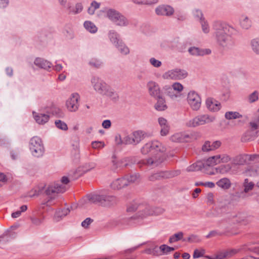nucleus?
<instances>
[{
	"label": "nucleus",
	"mask_w": 259,
	"mask_h": 259,
	"mask_svg": "<svg viewBox=\"0 0 259 259\" xmlns=\"http://www.w3.org/2000/svg\"><path fill=\"white\" fill-rule=\"evenodd\" d=\"M165 151V147L158 141H153L146 143L142 148L141 153L144 155L150 153L152 156L144 160V164L149 166L158 165L164 161L162 153Z\"/></svg>",
	"instance_id": "nucleus-1"
},
{
	"label": "nucleus",
	"mask_w": 259,
	"mask_h": 259,
	"mask_svg": "<svg viewBox=\"0 0 259 259\" xmlns=\"http://www.w3.org/2000/svg\"><path fill=\"white\" fill-rule=\"evenodd\" d=\"M213 28L217 42L220 46L226 49H231L234 46L232 35L236 30L233 27L225 22L217 21L214 23Z\"/></svg>",
	"instance_id": "nucleus-2"
},
{
	"label": "nucleus",
	"mask_w": 259,
	"mask_h": 259,
	"mask_svg": "<svg viewBox=\"0 0 259 259\" xmlns=\"http://www.w3.org/2000/svg\"><path fill=\"white\" fill-rule=\"evenodd\" d=\"M215 119L214 116L208 114L199 115L187 121L186 125L189 127H195L212 122Z\"/></svg>",
	"instance_id": "nucleus-3"
},
{
	"label": "nucleus",
	"mask_w": 259,
	"mask_h": 259,
	"mask_svg": "<svg viewBox=\"0 0 259 259\" xmlns=\"http://www.w3.org/2000/svg\"><path fill=\"white\" fill-rule=\"evenodd\" d=\"M89 200L91 203H100L104 205H112L115 204L118 200L113 196L92 195L89 197Z\"/></svg>",
	"instance_id": "nucleus-4"
},
{
	"label": "nucleus",
	"mask_w": 259,
	"mask_h": 259,
	"mask_svg": "<svg viewBox=\"0 0 259 259\" xmlns=\"http://www.w3.org/2000/svg\"><path fill=\"white\" fill-rule=\"evenodd\" d=\"M30 150L32 155L37 157L43 155L45 148L40 138L38 137H34L30 141Z\"/></svg>",
	"instance_id": "nucleus-5"
},
{
	"label": "nucleus",
	"mask_w": 259,
	"mask_h": 259,
	"mask_svg": "<svg viewBox=\"0 0 259 259\" xmlns=\"http://www.w3.org/2000/svg\"><path fill=\"white\" fill-rule=\"evenodd\" d=\"M180 170L161 171L151 175L148 180L151 182H155L162 179H168L175 177L180 174Z\"/></svg>",
	"instance_id": "nucleus-6"
},
{
	"label": "nucleus",
	"mask_w": 259,
	"mask_h": 259,
	"mask_svg": "<svg viewBox=\"0 0 259 259\" xmlns=\"http://www.w3.org/2000/svg\"><path fill=\"white\" fill-rule=\"evenodd\" d=\"M187 102L193 110L197 111L201 107V98L199 95L194 91H191L188 93L187 96Z\"/></svg>",
	"instance_id": "nucleus-7"
},
{
	"label": "nucleus",
	"mask_w": 259,
	"mask_h": 259,
	"mask_svg": "<svg viewBox=\"0 0 259 259\" xmlns=\"http://www.w3.org/2000/svg\"><path fill=\"white\" fill-rule=\"evenodd\" d=\"M188 75L187 72L184 69L176 68L166 72L163 76L165 78L172 79H182Z\"/></svg>",
	"instance_id": "nucleus-8"
},
{
	"label": "nucleus",
	"mask_w": 259,
	"mask_h": 259,
	"mask_svg": "<svg viewBox=\"0 0 259 259\" xmlns=\"http://www.w3.org/2000/svg\"><path fill=\"white\" fill-rule=\"evenodd\" d=\"M79 96L77 93H73L68 98L66 103L68 110L71 112L76 111L79 106L78 100Z\"/></svg>",
	"instance_id": "nucleus-9"
},
{
	"label": "nucleus",
	"mask_w": 259,
	"mask_h": 259,
	"mask_svg": "<svg viewBox=\"0 0 259 259\" xmlns=\"http://www.w3.org/2000/svg\"><path fill=\"white\" fill-rule=\"evenodd\" d=\"M66 191V187L59 183L49 185L46 190V193L48 196L55 195L58 193H63Z\"/></svg>",
	"instance_id": "nucleus-10"
},
{
	"label": "nucleus",
	"mask_w": 259,
	"mask_h": 259,
	"mask_svg": "<svg viewBox=\"0 0 259 259\" xmlns=\"http://www.w3.org/2000/svg\"><path fill=\"white\" fill-rule=\"evenodd\" d=\"M193 139L192 135H189L185 133H178L170 137V140L174 142H189Z\"/></svg>",
	"instance_id": "nucleus-11"
},
{
	"label": "nucleus",
	"mask_w": 259,
	"mask_h": 259,
	"mask_svg": "<svg viewBox=\"0 0 259 259\" xmlns=\"http://www.w3.org/2000/svg\"><path fill=\"white\" fill-rule=\"evenodd\" d=\"M91 82L94 90L101 95L108 85L104 81L97 77L93 78Z\"/></svg>",
	"instance_id": "nucleus-12"
},
{
	"label": "nucleus",
	"mask_w": 259,
	"mask_h": 259,
	"mask_svg": "<svg viewBox=\"0 0 259 259\" xmlns=\"http://www.w3.org/2000/svg\"><path fill=\"white\" fill-rule=\"evenodd\" d=\"M155 12L158 15L169 16L174 13L173 8L168 5H161L155 9Z\"/></svg>",
	"instance_id": "nucleus-13"
},
{
	"label": "nucleus",
	"mask_w": 259,
	"mask_h": 259,
	"mask_svg": "<svg viewBox=\"0 0 259 259\" xmlns=\"http://www.w3.org/2000/svg\"><path fill=\"white\" fill-rule=\"evenodd\" d=\"M148 91L150 95L157 98L161 96L160 88L158 84L154 81H149L147 84Z\"/></svg>",
	"instance_id": "nucleus-14"
},
{
	"label": "nucleus",
	"mask_w": 259,
	"mask_h": 259,
	"mask_svg": "<svg viewBox=\"0 0 259 259\" xmlns=\"http://www.w3.org/2000/svg\"><path fill=\"white\" fill-rule=\"evenodd\" d=\"M163 209L157 208L156 210H153L150 206H147L145 207L144 209H142V211L139 212V216L141 218L151 215L153 214H158V213H162Z\"/></svg>",
	"instance_id": "nucleus-15"
},
{
	"label": "nucleus",
	"mask_w": 259,
	"mask_h": 259,
	"mask_svg": "<svg viewBox=\"0 0 259 259\" xmlns=\"http://www.w3.org/2000/svg\"><path fill=\"white\" fill-rule=\"evenodd\" d=\"M205 103L207 108L210 111L216 112L221 108L220 103L212 98L207 99Z\"/></svg>",
	"instance_id": "nucleus-16"
},
{
	"label": "nucleus",
	"mask_w": 259,
	"mask_h": 259,
	"mask_svg": "<svg viewBox=\"0 0 259 259\" xmlns=\"http://www.w3.org/2000/svg\"><path fill=\"white\" fill-rule=\"evenodd\" d=\"M127 185L128 180L124 177L115 180L110 184L111 188L114 190L120 189Z\"/></svg>",
	"instance_id": "nucleus-17"
},
{
	"label": "nucleus",
	"mask_w": 259,
	"mask_h": 259,
	"mask_svg": "<svg viewBox=\"0 0 259 259\" xmlns=\"http://www.w3.org/2000/svg\"><path fill=\"white\" fill-rule=\"evenodd\" d=\"M221 145V142L220 141H216L212 143L210 141H207L203 145L202 150L204 152H208L219 148Z\"/></svg>",
	"instance_id": "nucleus-18"
},
{
	"label": "nucleus",
	"mask_w": 259,
	"mask_h": 259,
	"mask_svg": "<svg viewBox=\"0 0 259 259\" xmlns=\"http://www.w3.org/2000/svg\"><path fill=\"white\" fill-rule=\"evenodd\" d=\"M158 121L161 127L160 135L162 136H166L168 134L170 129L167 120L163 117H159L158 119Z\"/></svg>",
	"instance_id": "nucleus-19"
},
{
	"label": "nucleus",
	"mask_w": 259,
	"mask_h": 259,
	"mask_svg": "<svg viewBox=\"0 0 259 259\" xmlns=\"http://www.w3.org/2000/svg\"><path fill=\"white\" fill-rule=\"evenodd\" d=\"M32 114L34 120L39 124H45L50 119V116L48 114L36 113L33 111Z\"/></svg>",
	"instance_id": "nucleus-20"
},
{
	"label": "nucleus",
	"mask_w": 259,
	"mask_h": 259,
	"mask_svg": "<svg viewBox=\"0 0 259 259\" xmlns=\"http://www.w3.org/2000/svg\"><path fill=\"white\" fill-rule=\"evenodd\" d=\"M188 52L191 55L197 56H202L211 53V50L209 49H201L194 47L190 48Z\"/></svg>",
	"instance_id": "nucleus-21"
},
{
	"label": "nucleus",
	"mask_w": 259,
	"mask_h": 259,
	"mask_svg": "<svg viewBox=\"0 0 259 259\" xmlns=\"http://www.w3.org/2000/svg\"><path fill=\"white\" fill-rule=\"evenodd\" d=\"M102 95L110 98L114 101H116L118 99L117 93L109 85H107Z\"/></svg>",
	"instance_id": "nucleus-22"
},
{
	"label": "nucleus",
	"mask_w": 259,
	"mask_h": 259,
	"mask_svg": "<svg viewBox=\"0 0 259 259\" xmlns=\"http://www.w3.org/2000/svg\"><path fill=\"white\" fill-rule=\"evenodd\" d=\"M113 22L119 26H126L128 24V20L120 13Z\"/></svg>",
	"instance_id": "nucleus-23"
},
{
	"label": "nucleus",
	"mask_w": 259,
	"mask_h": 259,
	"mask_svg": "<svg viewBox=\"0 0 259 259\" xmlns=\"http://www.w3.org/2000/svg\"><path fill=\"white\" fill-rule=\"evenodd\" d=\"M108 37L110 41L113 43L115 46L118 45L121 41L122 40L120 39L119 34L115 30H110L108 33Z\"/></svg>",
	"instance_id": "nucleus-24"
},
{
	"label": "nucleus",
	"mask_w": 259,
	"mask_h": 259,
	"mask_svg": "<svg viewBox=\"0 0 259 259\" xmlns=\"http://www.w3.org/2000/svg\"><path fill=\"white\" fill-rule=\"evenodd\" d=\"M132 136L135 145H137L144 138V133L142 131H137L132 133Z\"/></svg>",
	"instance_id": "nucleus-25"
},
{
	"label": "nucleus",
	"mask_w": 259,
	"mask_h": 259,
	"mask_svg": "<svg viewBox=\"0 0 259 259\" xmlns=\"http://www.w3.org/2000/svg\"><path fill=\"white\" fill-rule=\"evenodd\" d=\"M127 159L123 158L119 160H112L113 167L114 170H116L118 168H122L126 167L127 165Z\"/></svg>",
	"instance_id": "nucleus-26"
},
{
	"label": "nucleus",
	"mask_w": 259,
	"mask_h": 259,
	"mask_svg": "<svg viewBox=\"0 0 259 259\" xmlns=\"http://www.w3.org/2000/svg\"><path fill=\"white\" fill-rule=\"evenodd\" d=\"M157 100V103L155 105V109L158 111H163L167 108L164 99L162 96L156 98Z\"/></svg>",
	"instance_id": "nucleus-27"
},
{
	"label": "nucleus",
	"mask_w": 259,
	"mask_h": 259,
	"mask_svg": "<svg viewBox=\"0 0 259 259\" xmlns=\"http://www.w3.org/2000/svg\"><path fill=\"white\" fill-rule=\"evenodd\" d=\"M34 64L36 66L45 69H49L52 65L50 62L41 58L36 59L34 61Z\"/></svg>",
	"instance_id": "nucleus-28"
},
{
	"label": "nucleus",
	"mask_w": 259,
	"mask_h": 259,
	"mask_svg": "<svg viewBox=\"0 0 259 259\" xmlns=\"http://www.w3.org/2000/svg\"><path fill=\"white\" fill-rule=\"evenodd\" d=\"M203 166L204 165L202 162L197 161L187 167L186 170L188 172L198 171L201 170Z\"/></svg>",
	"instance_id": "nucleus-29"
},
{
	"label": "nucleus",
	"mask_w": 259,
	"mask_h": 259,
	"mask_svg": "<svg viewBox=\"0 0 259 259\" xmlns=\"http://www.w3.org/2000/svg\"><path fill=\"white\" fill-rule=\"evenodd\" d=\"M119 13L120 12L114 9H110L106 11V14L107 17L112 22H113L114 20L116 18L118 14H119Z\"/></svg>",
	"instance_id": "nucleus-30"
},
{
	"label": "nucleus",
	"mask_w": 259,
	"mask_h": 259,
	"mask_svg": "<svg viewBox=\"0 0 259 259\" xmlns=\"http://www.w3.org/2000/svg\"><path fill=\"white\" fill-rule=\"evenodd\" d=\"M217 185L220 188L227 189L231 186V182L227 178H223L217 182Z\"/></svg>",
	"instance_id": "nucleus-31"
},
{
	"label": "nucleus",
	"mask_w": 259,
	"mask_h": 259,
	"mask_svg": "<svg viewBox=\"0 0 259 259\" xmlns=\"http://www.w3.org/2000/svg\"><path fill=\"white\" fill-rule=\"evenodd\" d=\"M225 117L228 120H231L241 118L242 115L238 112L228 111L226 112Z\"/></svg>",
	"instance_id": "nucleus-32"
},
{
	"label": "nucleus",
	"mask_w": 259,
	"mask_h": 259,
	"mask_svg": "<svg viewBox=\"0 0 259 259\" xmlns=\"http://www.w3.org/2000/svg\"><path fill=\"white\" fill-rule=\"evenodd\" d=\"M240 23L241 27L244 29H248L251 24V21L245 16H242L240 18Z\"/></svg>",
	"instance_id": "nucleus-33"
},
{
	"label": "nucleus",
	"mask_w": 259,
	"mask_h": 259,
	"mask_svg": "<svg viewBox=\"0 0 259 259\" xmlns=\"http://www.w3.org/2000/svg\"><path fill=\"white\" fill-rule=\"evenodd\" d=\"M83 7L81 4L78 3L76 4L75 7H71L70 6H68L67 9L69 13L76 14L80 13L82 10Z\"/></svg>",
	"instance_id": "nucleus-34"
},
{
	"label": "nucleus",
	"mask_w": 259,
	"mask_h": 259,
	"mask_svg": "<svg viewBox=\"0 0 259 259\" xmlns=\"http://www.w3.org/2000/svg\"><path fill=\"white\" fill-rule=\"evenodd\" d=\"M246 155H239L235 157L233 160V163L235 165H243L246 163Z\"/></svg>",
	"instance_id": "nucleus-35"
},
{
	"label": "nucleus",
	"mask_w": 259,
	"mask_h": 259,
	"mask_svg": "<svg viewBox=\"0 0 259 259\" xmlns=\"http://www.w3.org/2000/svg\"><path fill=\"white\" fill-rule=\"evenodd\" d=\"M183 241L188 242L190 243H196L200 242L201 239L197 235L191 234L187 238L183 239Z\"/></svg>",
	"instance_id": "nucleus-36"
},
{
	"label": "nucleus",
	"mask_w": 259,
	"mask_h": 259,
	"mask_svg": "<svg viewBox=\"0 0 259 259\" xmlns=\"http://www.w3.org/2000/svg\"><path fill=\"white\" fill-rule=\"evenodd\" d=\"M116 47L118 49L119 51L123 55H127L130 53L128 48L122 41H120L118 45H116Z\"/></svg>",
	"instance_id": "nucleus-37"
},
{
	"label": "nucleus",
	"mask_w": 259,
	"mask_h": 259,
	"mask_svg": "<svg viewBox=\"0 0 259 259\" xmlns=\"http://www.w3.org/2000/svg\"><path fill=\"white\" fill-rule=\"evenodd\" d=\"M184 233L182 232H179L177 233H175L172 236H170L169 238V243H171L173 242H177L179 240H182L184 238H183Z\"/></svg>",
	"instance_id": "nucleus-38"
},
{
	"label": "nucleus",
	"mask_w": 259,
	"mask_h": 259,
	"mask_svg": "<svg viewBox=\"0 0 259 259\" xmlns=\"http://www.w3.org/2000/svg\"><path fill=\"white\" fill-rule=\"evenodd\" d=\"M250 126L252 131H255L259 128V109L253 120L250 122Z\"/></svg>",
	"instance_id": "nucleus-39"
},
{
	"label": "nucleus",
	"mask_w": 259,
	"mask_h": 259,
	"mask_svg": "<svg viewBox=\"0 0 259 259\" xmlns=\"http://www.w3.org/2000/svg\"><path fill=\"white\" fill-rule=\"evenodd\" d=\"M84 26L85 29L91 33H95L97 31L98 28L91 21H85L84 23Z\"/></svg>",
	"instance_id": "nucleus-40"
},
{
	"label": "nucleus",
	"mask_w": 259,
	"mask_h": 259,
	"mask_svg": "<svg viewBox=\"0 0 259 259\" xmlns=\"http://www.w3.org/2000/svg\"><path fill=\"white\" fill-rule=\"evenodd\" d=\"M215 158L218 159L217 163H218V164L221 162L227 163L231 160L230 156L225 154L215 155Z\"/></svg>",
	"instance_id": "nucleus-41"
},
{
	"label": "nucleus",
	"mask_w": 259,
	"mask_h": 259,
	"mask_svg": "<svg viewBox=\"0 0 259 259\" xmlns=\"http://www.w3.org/2000/svg\"><path fill=\"white\" fill-rule=\"evenodd\" d=\"M159 249L160 251V255L167 254L168 253L174 251L175 248L172 247L168 246L166 245L163 244L159 246Z\"/></svg>",
	"instance_id": "nucleus-42"
},
{
	"label": "nucleus",
	"mask_w": 259,
	"mask_h": 259,
	"mask_svg": "<svg viewBox=\"0 0 259 259\" xmlns=\"http://www.w3.org/2000/svg\"><path fill=\"white\" fill-rule=\"evenodd\" d=\"M259 93L257 91H254L253 92L249 94L247 98V100L249 103H252L258 100Z\"/></svg>",
	"instance_id": "nucleus-43"
},
{
	"label": "nucleus",
	"mask_w": 259,
	"mask_h": 259,
	"mask_svg": "<svg viewBox=\"0 0 259 259\" xmlns=\"http://www.w3.org/2000/svg\"><path fill=\"white\" fill-rule=\"evenodd\" d=\"M252 51L256 54L259 55V39H253L250 42Z\"/></svg>",
	"instance_id": "nucleus-44"
},
{
	"label": "nucleus",
	"mask_w": 259,
	"mask_h": 259,
	"mask_svg": "<svg viewBox=\"0 0 259 259\" xmlns=\"http://www.w3.org/2000/svg\"><path fill=\"white\" fill-rule=\"evenodd\" d=\"M205 253V250L202 248L195 249L194 250L193 257L194 258H197L199 257H203Z\"/></svg>",
	"instance_id": "nucleus-45"
},
{
	"label": "nucleus",
	"mask_w": 259,
	"mask_h": 259,
	"mask_svg": "<svg viewBox=\"0 0 259 259\" xmlns=\"http://www.w3.org/2000/svg\"><path fill=\"white\" fill-rule=\"evenodd\" d=\"M254 185L253 183L251 182H249L248 179H245L243 184V186L244 187V191L245 193H247L253 188Z\"/></svg>",
	"instance_id": "nucleus-46"
},
{
	"label": "nucleus",
	"mask_w": 259,
	"mask_h": 259,
	"mask_svg": "<svg viewBox=\"0 0 259 259\" xmlns=\"http://www.w3.org/2000/svg\"><path fill=\"white\" fill-rule=\"evenodd\" d=\"M20 210H17L14 212H13L11 216L13 218H17L21 215L22 212L26 211L27 209V206L26 205H23L20 208Z\"/></svg>",
	"instance_id": "nucleus-47"
},
{
	"label": "nucleus",
	"mask_w": 259,
	"mask_h": 259,
	"mask_svg": "<svg viewBox=\"0 0 259 259\" xmlns=\"http://www.w3.org/2000/svg\"><path fill=\"white\" fill-rule=\"evenodd\" d=\"M124 178L128 180V185H129L130 183L137 182L139 179V175L135 174L130 176H126Z\"/></svg>",
	"instance_id": "nucleus-48"
},
{
	"label": "nucleus",
	"mask_w": 259,
	"mask_h": 259,
	"mask_svg": "<svg viewBox=\"0 0 259 259\" xmlns=\"http://www.w3.org/2000/svg\"><path fill=\"white\" fill-rule=\"evenodd\" d=\"M55 125L57 128L62 130L66 131L68 129L67 124L60 120H56L55 121Z\"/></svg>",
	"instance_id": "nucleus-49"
},
{
	"label": "nucleus",
	"mask_w": 259,
	"mask_h": 259,
	"mask_svg": "<svg viewBox=\"0 0 259 259\" xmlns=\"http://www.w3.org/2000/svg\"><path fill=\"white\" fill-rule=\"evenodd\" d=\"M123 143L126 145H135L132 134L125 136L123 139Z\"/></svg>",
	"instance_id": "nucleus-50"
},
{
	"label": "nucleus",
	"mask_w": 259,
	"mask_h": 259,
	"mask_svg": "<svg viewBox=\"0 0 259 259\" xmlns=\"http://www.w3.org/2000/svg\"><path fill=\"white\" fill-rule=\"evenodd\" d=\"M31 223L35 226H39L44 221V217L42 218H38L36 217H32L30 219Z\"/></svg>",
	"instance_id": "nucleus-51"
},
{
	"label": "nucleus",
	"mask_w": 259,
	"mask_h": 259,
	"mask_svg": "<svg viewBox=\"0 0 259 259\" xmlns=\"http://www.w3.org/2000/svg\"><path fill=\"white\" fill-rule=\"evenodd\" d=\"M89 64L92 67L99 68L102 65V62L99 60L93 59L89 62Z\"/></svg>",
	"instance_id": "nucleus-52"
},
{
	"label": "nucleus",
	"mask_w": 259,
	"mask_h": 259,
	"mask_svg": "<svg viewBox=\"0 0 259 259\" xmlns=\"http://www.w3.org/2000/svg\"><path fill=\"white\" fill-rule=\"evenodd\" d=\"M218 159L215 158V156H213L208 158L206 161V163L208 165H214L218 164L217 163Z\"/></svg>",
	"instance_id": "nucleus-53"
},
{
	"label": "nucleus",
	"mask_w": 259,
	"mask_h": 259,
	"mask_svg": "<svg viewBox=\"0 0 259 259\" xmlns=\"http://www.w3.org/2000/svg\"><path fill=\"white\" fill-rule=\"evenodd\" d=\"M200 23L203 31L205 33H208L209 31V28L207 23L204 20H201Z\"/></svg>",
	"instance_id": "nucleus-54"
},
{
	"label": "nucleus",
	"mask_w": 259,
	"mask_h": 259,
	"mask_svg": "<svg viewBox=\"0 0 259 259\" xmlns=\"http://www.w3.org/2000/svg\"><path fill=\"white\" fill-rule=\"evenodd\" d=\"M150 62L154 67H158L161 65V62L155 59L154 58H152L150 59Z\"/></svg>",
	"instance_id": "nucleus-55"
},
{
	"label": "nucleus",
	"mask_w": 259,
	"mask_h": 259,
	"mask_svg": "<svg viewBox=\"0 0 259 259\" xmlns=\"http://www.w3.org/2000/svg\"><path fill=\"white\" fill-rule=\"evenodd\" d=\"M138 205L136 203L130 204L127 207V211L128 212H133L138 209Z\"/></svg>",
	"instance_id": "nucleus-56"
},
{
	"label": "nucleus",
	"mask_w": 259,
	"mask_h": 259,
	"mask_svg": "<svg viewBox=\"0 0 259 259\" xmlns=\"http://www.w3.org/2000/svg\"><path fill=\"white\" fill-rule=\"evenodd\" d=\"M172 89L175 91H177L179 92L182 91L183 89V85L179 82H175L172 84Z\"/></svg>",
	"instance_id": "nucleus-57"
},
{
	"label": "nucleus",
	"mask_w": 259,
	"mask_h": 259,
	"mask_svg": "<svg viewBox=\"0 0 259 259\" xmlns=\"http://www.w3.org/2000/svg\"><path fill=\"white\" fill-rule=\"evenodd\" d=\"M92 222L93 220L91 219L88 218L82 222L81 226L85 228H87Z\"/></svg>",
	"instance_id": "nucleus-58"
},
{
	"label": "nucleus",
	"mask_w": 259,
	"mask_h": 259,
	"mask_svg": "<svg viewBox=\"0 0 259 259\" xmlns=\"http://www.w3.org/2000/svg\"><path fill=\"white\" fill-rule=\"evenodd\" d=\"M207 202L209 204H212L213 202V195L211 193L207 194Z\"/></svg>",
	"instance_id": "nucleus-59"
},
{
	"label": "nucleus",
	"mask_w": 259,
	"mask_h": 259,
	"mask_svg": "<svg viewBox=\"0 0 259 259\" xmlns=\"http://www.w3.org/2000/svg\"><path fill=\"white\" fill-rule=\"evenodd\" d=\"M194 15L196 17L200 19V21L204 20L201 11L198 10H196L194 13Z\"/></svg>",
	"instance_id": "nucleus-60"
},
{
	"label": "nucleus",
	"mask_w": 259,
	"mask_h": 259,
	"mask_svg": "<svg viewBox=\"0 0 259 259\" xmlns=\"http://www.w3.org/2000/svg\"><path fill=\"white\" fill-rule=\"evenodd\" d=\"M92 147L94 148H98L103 147V144L101 142L95 141L92 143Z\"/></svg>",
	"instance_id": "nucleus-61"
},
{
	"label": "nucleus",
	"mask_w": 259,
	"mask_h": 259,
	"mask_svg": "<svg viewBox=\"0 0 259 259\" xmlns=\"http://www.w3.org/2000/svg\"><path fill=\"white\" fill-rule=\"evenodd\" d=\"M102 126L105 128H108L111 126V121L109 120H105L102 123Z\"/></svg>",
	"instance_id": "nucleus-62"
},
{
	"label": "nucleus",
	"mask_w": 259,
	"mask_h": 259,
	"mask_svg": "<svg viewBox=\"0 0 259 259\" xmlns=\"http://www.w3.org/2000/svg\"><path fill=\"white\" fill-rule=\"evenodd\" d=\"M218 235H219V233L217 231L213 230L210 231L208 233V234L206 236V237L207 238H209L210 237H214Z\"/></svg>",
	"instance_id": "nucleus-63"
},
{
	"label": "nucleus",
	"mask_w": 259,
	"mask_h": 259,
	"mask_svg": "<svg viewBox=\"0 0 259 259\" xmlns=\"http://www.w3.org/2000/svg\"><path fill=\"white\" fill-rule=\"evenodd\" d=\"M9 3V0H0V8H5Z\"/></svg>",
	"instance_id": "nucleus-64"
}]
</instances>
